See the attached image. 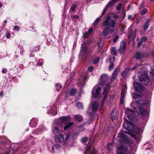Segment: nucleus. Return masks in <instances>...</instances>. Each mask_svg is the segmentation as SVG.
<instances>
[{"label": "nucleus", "mask_w": 154, "mask_h": 154, "mask_svg": "<svg viewBox=\"0 0 154 154\" xmlns=\"http://www.w3.org/2000/svg\"><path fill=\"white\" fill-rule=\"evenodd\" d=\"M141 95L137 94H134L133 96V101L135 103L136 107H137L136 111L138 114L142 116L144 114L145 111L143 107L144 103L143 100H141Z\"/></svg>", "instance_id": "obj_1"}, {"label": "nucleus", "mask_w": 154, "mask_h": 154, "mask_svg": "<svg viewBox=\"0 0 154 154\" xmlns=\"http://www.w3.org/2000/svg\"><path fill=\"white\" fill-rule=\"evenodd\" d=\"M123 127L129 131V134L134 137H135V136L139 133L140 130V128H135L133 124L128 121L124 123Z\"/></svg>", "instance_id": "obj_2"}, {"label": "nucleus", "mask_w": 154, "mask_h": 154, "mask_svg": "<svg viewBox=\"0 0 154 154\" xmlns=\"http://www.w3.org/2000/svg\"><path fill=\"white\" fill-rule=\"evenodd\" d=\"M102 25L104 26H108L112 28L117 26V23L114 20L111 19L109 16H107L105 20L102 23Z\"/></svg>", "instance_id": "obj_3"}, {"label": "nucleus", "mask_w": 154, "mask_h": 154, "mask_svg": "<svg viewBox=\"0 0 154 154\" xmlns=\"http://www.w3.org/2000/svg\"><path fill=\"white\" fill-rule=\"evenodd\" d=\"M134 88L137 92L140 93H143L144 92L145 88L140 83L137 82L133 83Z\"/></svg>", "instance_id": "obj_4"}, {"label": "nucleus", "mask_w": 154, "mask_h": 154, "mask_svg": "<svg viewBox=\"0 0 154 154\" xmlns=\"http://www.w3.org/2000/svg\"><path fill=\"white\" fill-rule=\"evenodd\" d=\"M140 81L143 84L146 85L149 80L148 77L146 73L141 74L139 77Z\"/></svg>", "instance_id": "obj_5"}, {"label": "nucleus", "mask_w": 154, "mask_h": 154, "mask_svg": "<svg viewBox=\"0 0 154 154\" xmlns=\"http://www.w3.org/2000/svg\"><path fill=\"white\" fill-rule=\"evenodd\" d=\"M118 154H128L126 153L127 151L128 148L125 144H122V143L120 146L118 147Z\"/></svg>", "instance_id": "obj_6"}, {"label": "nucleus", "mask_w": 154, "mask_h": 154, "mask_svg": "<svg viewBox=\"0 0 154 154\" xmlns=\"http://www.w3.org/2000/svg\"><path fill=\"white\" fill-rule=\"evenodd\" d=\"M118 139L121 142L124 141V142L128 143H132V141H129L128 138H127L125 134L123 133H120L119 134V135L118 137Z\"/></svg>", "instance_id": "obj_7"}, {"label": "nucleus", "mask_w": 154, "mask_h": 154, "mask_svg": "<svg viewBox=\"0 0 154 154\" xmlns=\"http://www.w3.org/2000/svg\"><path fill=\"white\" fill-rule=\"evenodd\" d=\"M54 138V141L57 143L63 142L64 139V135L61 134L55 135Z\"/></svg>", "instance_id": "obj_8"}, {"label": "nucleus", "mask_w": 154, "mask_h": 154, "mask_svg": "<svg viewBox=\"0 0 154 154\" xmlns=\"http://www.w3.org/2000/svg\"><path fill=\"white\" fill-rule=\"evenodd\" d=\"M70 118V117H61L58 120L57 124L60 126H62L63 124H65V122L69 121Z\"/></svg>", "instance_id": "obj_9"}, {"label": "nucleus", "mask_w": 154, "mask_h": 154, "mask_svg": "<svg viewBox=\"0 0 154 154\" xmlns=\"http://www.w3.org/2000/svg\"><path fill=\"white\" fill-rule=\"evenodd\" d=\"M88 50L87 46V44L86 43H84L81 45V49L80 53V56H83L86 52Z\"/></svg>", "instance_id": "obj_10"}, {"label": "nucleus", "mask_w": 154, "mask_h": 154, "mask_svg": "<svg viewBox=\"0 0 154 154\" xmlns=\"http://www.w3.org/2000/svg\"><path fill=\"white\" fill-rule=\"evenodd\" d=\"M137 34L136 30H135L132 32V30L131 28H129L128 33V36L129 38H132L134 39Z\"/></svg>", "instance_id": "obj_11"}, {"label": "nucleus", "mask_w": 154, "mask_h": 154, "mask_svg": "<svg viewBox=\"0 0 154 154\" xmlns=\"http://www.w3.org/2000/svg\"><path fill=\"white\" fill-rule=\"evenodd\" d=\"M95 88H94L92 90V94L93 96L95 98H97L98 97V96L101 90V88L100 87H98L97 88H96L95 91V94H94V92L95 91Z\"/></svg>", "instance_id": "obj_12"}, {"label": "nucleus", "mask_w": 154, "mask_h": 154, "mask_svg": "<svg viewBox=\"0 0 154 154\" xmlns=\"http://www.w3.org/2000/svg\"><path fill=\"white\" fill-rule=\"evenodd\" d=\"M120 70V69L119 68H117L115 69L113 71L112 75V77L111 79V82H113L116 78Z\"/></svg>", "instance_id": "obj_13"}, {"label": "nucleus", "mask_w": 154, "mask_h": 154, "mask_svg": "<svg viewBox=\"0 0 154 154\" xmlns=\"http://www.w3.org/2000/svg\"><path fill=\"white\" fill-rule=\"evenodd\" d=\"M147 57L146 55L143 52L140 51L137 52L136 54L135 57L137 59L139 60L140 58H146Z\"/></svg>", "instance_id": "obj_14"}, {"label": "nucleus", "mask_w": 154, "mask_h": 154, "mask_svg": "<svg viewBox=\"0 0 154 154\" xmlns=\"http://www.w3.org/2000/svg\"><path fill=\"white\" fill-rule=\"evenodd\" d=\"M86 77L85 76L81 77L80 78L79 81V84L80 88H81L85 85L86 81Z\"/></svg>", "instance_id": "obj_15"}, {"label": "nucleus", "mask_w": 154, "mask_h": 154, "mask_svg": "<svg viewBox=\"0 0 154 154\" xmlns=\"http://www.w3.org/2000/svg\"><path fill=\"white\" fill-rule=\"evenodd\" d=\"M76 92V90L74 88H70L66 92L67 95H70L71 96H74L75 95Z\"/></svg>", "instance_id": "obj_16"}, {"label": "nucleus", "mask_w": 154, "mask_h": 154, "mask_svg": "<svg viewBox=\"0 0 154 154\" xmlns=\"http://www.w3.org/2000/svg\"><path fill=\"white\" fill-rule=\"evenodd\" d=\"M108 79V77L107 75L105 74L102 75L100 80V82H101V85H103L104 82H106Z\"/></svg>", "instance_id": "obj_17"}, {"label": "nucleus", "mask_w": 154, "mask_h": 154, "mask_svg": "<svg viewBox=\"0 0 154 154\" xmlns=\"http://www.w3.org/2000/svg\"><path fill=\"white\" fill-rule=\"evenodd\" d=\"M110 86L109 85H107L105 87L103 88L104 91L103 92V94L104 95V100L106 99L107 98V96H106V94L107 93V92L108 90H109Z\"/></svg>", "instance_id": "obj_18"}, {"label": "nucleus", "mask_w": 154, "mask_h": 154, "mask_svg": "<svg viewBox=\"0 0 154 154\" xmlns=\"http://www.w3.org/2000/svg\"><path fill=\"white\" fill-rule=\"evenodd\" d=\"M99 104L98 103L94 102L91 104V108L93 111H95L98 108Z\"/></svg>", "instance_id": "obj_19"}, {"label": "nucleus", "mask_w": 154, "mask_h": 154, "mask_svg": "<svg viewBox=\"0 0 154 154\" xmlns=\"http://www.w3.org/2000/svg\"><path fill=\"white\" fill-rule=\"evenodd\" d=\"M133 111L130 109H127L126 112V114L127 115V116L130 119L133 116Z\"/></svg>", "instance_id": "obj_20"}, {"label": "nucleus", "mask_w": 154, "mask_h": 154, "mask_svg": "<svg viewBox=\"0 0 154 154\" xmlns=\"http://www.w3.org/2000/svg\"><path fill=\"white\" fill-rule=\"evenodd\" d=\"M125 97V95L124 90H122L121 92V97L120 99V103L122 104H123L124 103V101Z\"/></svg>", "instance_id": "obj_21"}, {"label": "nucleus", "mask_w": 154, "mask_h": 154, "mask_svg": "<svg viewBox=\"0 0 154 154\" xmlns=\"http://www.w3.org/2000/svg\"><path fill=\"white\" fill-rule=\"evenodd\" d=\"M60 130V128L56 126H54L52 129V132L54 134H55L58 133Z\"/></svg>", "instance_id": "obj_22"}, {"label": "nucleus", "mask_w": 154, "mask_h": 154, "mask_svg": "<svg viewBox=\"0 0 154 154\" xmlns=\"http://www.w3.org/2000/svg\"><path fill=\"white\" fill-rule=\"evenodd\" d=\"M129 71L128 69H125L122 72V78L123 79H125L126 75L127 74Z\"/></svg>", "instance_id": "obj_23"}, {"label": "nucleus", "mask_w": 154, "mask_h": 154, "mask_svg": "<svg viewBox=\"0 0 154 154\" xmlns=\"http://www.w3.org/2000/svg\"><path fill=\"white\" fill-rule=\"evenodd\" d=\"M126 47V44L123 42H122L120 43V51L121 52L123 51L125 49Z\"/></svg>", "instance_id": "obj_24"}, {"label": "nucleus", "mask_w": 154, "mask_h": 154, "mask_svg": "<svg viewBox=\"0 0 154 154\" xmlns=\"http://www.w3.org/2000/svg\"><path fill=\"white\" fill-rule=\"evenodd\" d=\"M75 120L79 121H81L83 119L82 116L80 115H75Z\"/></svg>", "instance_id": "obj_25"}, {"label": "nucleus", "mask_w": 154, "mask_h": 154, "mask_svg": "<svg viewBox=\"0 0 154 154\" xmlns=\"http://www.w3.org/2000/svg\"><path fill=\"white\" fill-rule=\"evenodd\" d=\"M73 125L72 122L68 123L64 127V130H66L67 129L70 128L72 125Z\"/></svg>", "instance_id": "obj_26"}, {"label": "nucleus", "mask_w": 154, "mask_h": 154, "mask_svg": "<svg viewBox=\"0 0 154 154\" xmlns=\"http://www.w3.org/2000/svg\"><path fill=\"white\" fill-rule=\"evenodd\" d=\"M76 107L79 109H81L83 108V105L81 103L77 102L75 104Z\"/></svg>", "instance_id": "obj_27"}, {"label": "nucleus", "mask_w": 154, "mask_h": 154, "mask_svg": "<svg viewBox=\"0 0 154 154\" xmlns=\"http://www.w3.org/2000/svg\"><path fill=\"white\" fill-rule=\"evenodd\" d=\"M101 18L100 17L97 18L93 23V25H97L99 23V22L101 19Z\"/></svg>", "instance_id": "obj_28"}, {"label": "nucleus", "mask_w": 154, "mask_h": 154, "mask_svg": "<svg viewBox=\"0 0 154 154\" xmlns=\"http://www.w3.org/2000/svg\"><path fill=\"white\" fill-rule=\"evenodd\" d=\"M109 31V28L108 27H106V28L104 29V30L103 32V36H105L106 35V34L108 33V31Z\"/></svg>", "instance_id": "obj_29"}, {"label": "nucleus", "mask_w": 154, "mask_h": 154, "mask_svg": "<svg viewBox=\"0 0 154 154\" xmlns=\"http://www.w3.org/2000/svg\"><path fill=\"white\" fill-rule=\"evenodd\" d=\"M110 63H113V62H115V58L114 56L110 57L109 59Z\"/></svg>", "instance_id": "obj_30"}, {"label": "nucleus", "mask_w": 154, "mask_h": 154, "mask_svg": "<svg viewBox=\"0 0 154 154\" xmlns=\"http://www.w3.org/2000/svg\"><path fill=\"white\" fill-rule=\"evenodd\" d=\"M113 4V2H109L107 5L105 7L104 9V10L106 11L108 9V8L110 6H111Z\"/></svg>", "instance_id": "obj_31"}, {"label": "nucleus", "mask_w": 154, "mask_h": 154, "mask_svg": "<svg viewBox=\"0 0 154 154\" xmlns=\"http://www.w3.org/2000/svg\"><path fill=\"white\" fill-rule=\"evenodd\" d=\"M97 46V51L98 52L101 53H102L103 51V46L101 45Z\"/></svg>", "instance_id": "obj_32"}, {"label": "nucleus", "mask_w": 154, "mask_h": 154, "mask_svg": "<svg viewBox=\"0 0 154 154\" xmlns=\"http://www.w3.org/2000/svg\"><path fill=\"white\" fill-rule=\"evenodd\" d=\"M111 50V52L113 53L115 55H116L117 54L116 50L114 47H112Z\"/></svg>", "instance_id": "obj_33"}, {"label": "nucleus", "mask_w": 154, "mask_h": 154, "mask_svg": "<svg viewBox=\"0 0 154 154\" xmlns=\"http://www.w3.org/2000/svg\"><path fill=\"white\" fill-rule=\"evenodd\" d=\"M56 86L57 89V91H59L60 89L61 88V85L60 84H56Z\"/></svg>", "instance_id": "obj_34"}, {"label": "nucleus", "mask_w": 154, "mask_h": 154, "mask_svg": "<svg viewBox=\"0 0 154 154\" xmlns=\"http://www.w3.org/2000/svg\"><path fill=\"white\" fill-rule=\"evenodd\" d=\"M115 66L113 63H111L109 66V71H111L113 69L114 67Z\"/></svg>", "instance_id": "obj_35"}, {"label": "nucleus", "mask_w": 154, "mask_h": 154, "mask_svg": "<svg viewBox=\"0 0 154 154\" xmlns=\"http://www.w3.org/2000/svg\"><path fill=\"white\" fill-rule=\"evenodd\" d=\"M147 12V11L146 9L145 8L143 9L140 12V14L141 15H143L146 13Z\"/></svg>", "instance_id": "obj_36"}, {"label": "nucleus", "mask_w": 154, "mask_h": 154, "mask_svg": "<svg viewBox=\"0 0 154 154\" xmlns=\"http://www.w3.org/2000/svg\"><path fill=\"white\" fill-rule=\"evenodd\" d=\"M54 146L57 149H60L61 148V145L59 144H55Z\"/></svg>", "instance_id": "obj_37"}, {"label": "nucleus", "mask_w": 154, "mask_h": 154, "mask_svg": "<svg viewBox=\"0 0 154 154\" xmlns=\"http://www.w3.org/2000/svg\"><path fill=\"white\" fill-rule=\"evenodd\" d=\"M70 138V134H67L66 136V137L65 138V140L66 141H67L69 140Z\"/></svg>", "instance_id": "obj_38"}, {"label": "nucleus", "mask_w": 154, "mask_h": 154, "mask_svg": "<svg viewBox=\"0 0 154 154\" xmlns=\"http://www.w3.org/2000/svg\"><path fill=\"white\" fill-rule=\"evenodd\" d=\"M76 7V6L75 4L72 5L71 7V10L73 11H74Z\"/></svg>", "instance_id": "obj_39"}, {"label": "nucleus", "mask_w": 154, "mask_h": 154, "mask_svg": "<svg viewBox=\"0 0 154 154\" xmlns=\"http://www.w3.org/2000/svg\"><path fill=\"white\" fill-rule=\"evenodd\" d=\"M122 6V4L121 3H119L117 5L116 7V8L117 10H119L120 9L121 7Z\"/></svg>", "instance_id": "obj_40"}, {"label": "nucleus", "mask_w": 154, "mask_h": 154, "mask_svg": "<svg viewBox=\"0 0 154 154\" xmlns=\"http://www.w3.org/2000/svg\"><path fill=\"white\" fill-rule=\"evenodd\" d=\"M149 24L148 23H146L144 27V30H146L148 28L149 26Z\"/></svg>", "instance_id": "obj_41"}, {"label": "nucleus", "mask_w": 154, "mask_h": 154, "mask_svg": "<svg viewBox=\"0 0 154 154\" xmlns=\"http://www.w3.org/2000/svg\"><path fill=\"white\" fill-rule=\"evenodd\" d=\"M100 60V58L99 57H97L93 61V63L94 64H96Z\"/></svg>", "instance_id": "obj_42"}, {"label": "nucleus", "mask_w": 154, "mask_h": 154, "mask_svg": "<svg viewBox=\"0 0 154 154\" xmlns=\"http://www.w3.org/2000/svg\"><path fill=\"white\" fill-rule=\"evenodd\" d=\"M119 36L116 35L115 37L113 39V41L114 43H116L117 40L119 39Z\"/></svg>", "instance_id": "obj_43"}, {"label": "nucleus", "mask_w": 154, "mask_h": 154, "mask_svg": "<svg viewBox=\"0 0 154 154\" xmlns=\"http://www.w3.org/2000/svg\"><path fill=\"white\" fill-rule=\"evenodd\" d=\"M20 28V27L17 26H16L14 27V29L17 31L19 30Z\"/></svg>", "instance_id": "obj_44"}, {"label": "nucleus", "mask_w": 154, "mask_h": 154, "mask_svg": "<svg viewBox=\"0 0 154 154\" xmlns=\"http://www.w3.org/2000/svg\"><path fill=\"white\" fill-rule=\"evenodd\" d=\"M88 138L87 137H84L82 138V143H85L88 140Z\"/></svg>", "instance_id": "obj_45"}, {"label": "nucleus", "mask_w": 154, "mask_h": 154, "mask_svg": "<svg viewBox=\"0 0 154 154\" xmlns=\"http://www.w3.org/2000/svg\"><path fill=\"white\" fill-rule=\"evenodd\" d=\"M146 38L145 36L143 37L140 40L143 42L146 41Z\"/></svg>", "instance_id": "obj_46"}, {"label": "nucleus", "mask_w": 154, "mask_h": 154, "mask_svg": "<svg viewBox=\"0 0 154 154\" xmlns=\"http://www.w3.org/2000/svg\"><path fill=\"white\" fill-rule=\"evenodd\" d=\"M94 69V67L93 66H90L88 69V70L89 72H92Z\"/></svg>", "instance_id": "obj_47"}, {"label": "nucleus", "mask_w": 154, "mask_h": 154, "mask_svg": "<svg viewBox=\"0 0 154 154\" xmlns=\"http://www.w3.org/2000/svg\"><path fill=\"white\" fill-rule=\"evenodd\" d=\"M113 18L115 19H117L119 18V16L117 14H114L113 16Z\"/></svg>", "instance_id": "obj_48"}, {"label": "nucleus", "mask_w": 154, "mask_h": 154, "mask_svg": "<svg viewBox=\"0 0 154 154\" xmlns=\"http://www.w3.org/2000/svg\"><path fill=\"white\" fill-rule=\"evenodd\" d=\"M139 66L137 64L134 66L132 67L130 69L131 70H134L135 69L137 68Z\"/></svg>", "instance_id": "obj_49"}, {"label": "nucleus", "mask_w": 154, "mask_h": 154, "mask_svg": "<svg viewBox=\"0 0 154 154\" xmlns=\"http://www.w3.org/2000/svg\"><path fill=\"white\" fill-rule=\"evenodd\" d=\"M87 33L85 32L84 34L83 38L85 39L87 38Z\"/></svg>", "instance_id": "obj_50"}, {"label": "nucleus", "mask_w": 154, "mask_h": 154, "mask_svg": "<svg viewBox=\"0 0 154 154\" xmlns=\"http://www.w3.org/2000/svg\"><path fill=\"white\" fill-rule=\"evenodd\" d=\"M90 146H88L87 147V148H86L85 151V152H87V151L90 150Z\"/></svg>", "instance_id": "obj_51"}, {"label": "nucleus", "mask_w": 154, "mask_h": 154, "mask_svg": "<svg viewBox=\"0 0 154 154\" xmlns=\"http://www.w3.org/2000/svg\"><path fill=\"white\" fill-rule=\"evenodd\" d=\"M93 31L92 28H90L88 31V33L89 34L91 33Z\"/></svg>", "instance_id": "obj_52"}, {"label": "nucleus", "mask_w": 154, "mask_h": 154, "mask_svg": "<svg viewBox=\"0 0 154 154\" xmlns=\"http://www.w3.org/2000/svg\"><path fill=\"white\" fill-rule=\"evenodd\" d=\"M143 42L140 40V41L139 42L138 45V47H139L140 46L142 45Z\"/></svg>", "instance_id": "obj_53"}, {"label": "nucleus", "mask_w": 154, "mask_h": 154, "mask_svg": "<svg viewBox=\"0 0 154 154\" xmlns=\"http://www.w3.org/2000/svg\"><path fill=\"white\" fill-rule=\"evenodd\" d=\"M6 37L8 38H9L10 37V35L9 33L8 32L6 34Z\"/></svg>", "instance_id": "obj_54"}, {"label": "nucleus", "mask_w": 154, "mask_h": 154, "mask_svg": "<svg viewBox=\"0 0 154 154\" xmlns=\"http://www.w3.org/2000/svg\"><path fill=\"white\" fill-rule=\"evenodd\" d=\"M128 18L129 20H133L132 16L131 15H130L128 16Z\"/></svg>", "instance_id": "obj_55"}, {"label": "nucleus", "mask_w": 154, "mask_h": 154, "mask_svg": "<svg viewBox=\"0 0 154 154\" xmlns=\"http://www.w3.org/2000/svg\"><path fill=\"white\" fill-rule=\"evenodd\" d=\"M78 18V16L77 15H75L73 17V19H77Z\"/></svg>", "instance_id": "obj_56"}, {"label": "nucleus", "mask_w": 154, "mask_h": 154, "mask_svg": "<svg viewBox=\"0 0 154 154\" xmlns=\"http://www.w3.org/2000/svg\"><path fill=\"white\" fill-rule=\"evenodd\" d=\"M101 40H100L98 41L97 43V46H100V43H101Z\"/></svg>", "instance_id": "obj_57"}, {"label": "nucleus", "mask_w": 154, "mask_h": 154, "mask_svg": "<svg viewBox=\"0 0 154 154\" xmlns=\"http://www.w3.org/2000/svg\"><path fill=\"white\" fill-rule=\"evenodd\" d=\"M6 70L5 69H3L2 70V72L3 73H6Z\"/></svg>", "instance_id": "obj_58"}, {"label": "nucleus", "mask_w": 154, "mask_h": 154, "mask_svg": "<svg viewBox=\"0 0 154 154\" xmlns=\"http://www.w3.org/2000/svg\"><path fill=\"white\" fill-rule=\"evenodd\" d=\"M37 64L38 66H41L42 64V63L41 62H38Z\"/></svg>", "instance_id": "obj_59"}, {"label": "nucleus", "mask_w": 154, "mask_h": 154, "mask_svg": "<svg viewBox=\"0 0 154 154\" xmlns=\"http://www.w3.org/2000/svg\"><path fill=\"white\" fill-rule=\"evenodd\" d=\"M106 12V11H105L104 10H103V11L102 13V16L104 14H105V13Z\"/></svg>", "instance_id": "obj_60"}, {"label": "nucleus", "mask_w": 154, "mask_h": 154, "mask_svg": "<svg viewBox=\"0 0 154 154\" xmlns=\"http://www.w3.org/2000/svg\"><path fill=\"white\" fill-rule=\"evenodd\" d=\"M54 110H55V112L54 113H53V114H54V115H56L57 113V112L56 111V108H55L54 109ZM51 113H53V112H51Z\"/></svg>", "instance_id": "obj_61"}, {"label": "nucleus", "mask_w": 154, "mask_h": 154, "mask_svg": "<svg viewBox=\"0 0 154 154\" xmlns=\"http://www.w3.org/2000/svg\"><path fill=\"white\" fill-rule=\"evenodd\" d=\"M79 134V133H75L73 135L74 136H76Z\"/></svg>", "instance_id": "obj_62"}, {"label": "nucleus", "mask_w": 154, "mask_h": 154, "mask_svg": "<svg viewBox=\"0 0 154 154\" xmlns=\"http://www.w3.org/2000/svg\"><path fill=\"white\" fill-rule=\"evenodd\" d=\"M119 0H113V1H112V2H113V3L114 2H117Z\"/></svg>", "instance_id": "obj_63"}, {"label": "nucleus", "mask_w": 154, "mask_h": 154, "mask_svg": "<svg viewBox=\"0 0 154 154\" xmlns=\"http://www.w3.org/2000/svg\"><path fill=\"white\" fill-rule=\"evenodd\" d=\"M112 120H114L115 119V117H112Z\"/></svg>", "instance_id": "obj_64"}]
</instances>
